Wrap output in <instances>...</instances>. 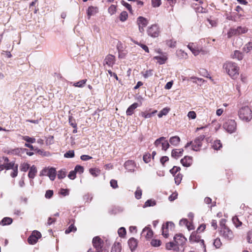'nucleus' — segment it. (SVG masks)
<instances>
[{"instance_id": "1", "label": "nucleus", "mask_w": 252, "mask_h": 252, "mask_svg": "<svg viewBox=\"0 0 252 252\" xmlns=\"http://www.w3.org/2000/svg\"><path fill=\"white\" fill-rule=\"evenodd\" d=\"M223 67L231 77H235L238 75L239 67L234 63L227 62L224 63Z\"/></svg>"}, {"instance_id": "2", "label": "nucleus", "mask_w": 252, "mask_h": 252, "mask_svg": "<svg viewBox=\"0 0 252 252\" xmlns=\"http://www.w3.org/2000/svg\"><path fill=\"white\" fill-rule=\"evenodd\" d=\"M18 164H15L14 162L11 161L4 164H0V171L4 169L6 170L12 169L13 171L11 173L10 176L12 178H15L18 175Z\"/></svg>"}, {"instance_id": "3", "label": "nucleus", "mask_w": 252, "mask_h": 252, "mask_svg": "<svg viewBox=\"0 0 252 252\" xmlns=\"http://www.w3.org/2000/svg\"><path fill=\"white\" fill-rule=\"evenodd\" d=\"M239 118L245 121H249L252 118V111L248 106L241 108L239 111Z\"/></svg>"}, {"instance_id": "4", "label": "nucleus", "mask_w": 252, "mask_h": 252, "mask_svg": "<svg viewBox=\"0 0 252 252\" xmlns=\"http://www.w3.org/2000/svg\"><path fill=\"white\" fill-rule=\"evenodd\" d=\"M223 128L230 133L234 132L236 129V123L234 120H228L223 125Z\"/></svg>"}, {"instance_id": "5", "label": "nucleus", "mask_w": 252, "mask_h": 252, "mask_svg": "<svg viewBox=\"0 0 252 252\" xmlns=\"http://www.w3.org/2000/svg\"><path fill=\"white\" fill-rule=\"evenodd\" d=\"M220 235L227 240H231L234 237L232 231L224 225L221 227Z\"/></svg>"}, {"instance_id": "6", "label": "nucleus", "mask_w": 252, "mask_h": 252, "mask_svg": "<svg viewBox=\"0 0 252 252\" xmlns=\"http://www.w3.org/2000/svg\"><path fill=\"white\" fill-rule=\"evenodd\" d=\"M40 176H48L50 180L53 181L56 176V171L55 168H45L43 169L40 172Z\"/></svg>"}, {"instance_id": "7", "label": "nucleus", "mask_w": 252, "mask_h": 252, "mask_svg": "<svg viewBox=\"0 0 252 252\" xmlns=\"http://www.w3.org/2000/svg\"><path fill=\"white\" fill-rule=\"evenodd\" d=\"M204 138L205 136L204 135H201L195 138L192 145V150L195 151H199L202 146V141Z\"/></svg>"}, {"instance_id": "8", "label": "nucleus", "mask_w": 252, "mask_h": 252, "mask_svg": "<svg viewBox=\"0 0 252 252\" xmlns=\"http://www.w3.org/2000/svg\"><path fill=\"white\" fill-rule=\"evenodd\" d=\"M174 223L171 221H167L165 224H163L162 227V235L165 238H167L168 237L169 228L172 229L174 228Z\"/></svg>"}, {"instance_id": "9", "label": "nucleus", "mask_w": 252, "mask_h": 252, "mask_svg": "<svg viewBox=\"0 0 252 252\" xmlns=\"http://www.w3.org/2000/svg\"><path fill=\"white\" fill-rule=\"evenodd\" d=\"M147 32L148 35L152 37H158L159 33L158 26L157 25H152L150 28H148Z\"/></svg>"}, {"instance_id": "10", "label": "nucleus", "mask_w": 252, "mask_h": 252, "mask_svg": "<svg viewBox=\"0 0 252 252\" xmlns=\"http://www.w3.org/2000/svg\"><path fill=\"white\" fill-rule=\"evenodd\" d=\"M174 242L177 246L179 247L180 246L184 245L187 241V239L181 234H176L174 237Z\"/></svg>"}, {"instance_id": "11", "label": "nucleus", "mask_w": 252, "mask_h": 252, "mask_svg": "<svg viewBox=\"0 0 252 252\" xmlns=\"http://www.w3.org/2000/svg\"><path fill=\"white\" fill-rule=\"evenodd\" d=\"M95 250L102 249L103 246V241L98 236L94 237L92 241Z\"/></svg>"}, {"instance_id": "12", "label": "nucleus", "mask_w": 252, "mask_h": 252, "mask_svg": "<svg viewBox=\"0 0 252 252\" xmlns=\"http://www.w3.org/2000/svg\"><path fill=\"white\" fill-rule=\"evenodd\" d=\"M115 63V57L109 54L106 56L104 60V65H107L109 67H112Z\"/></svg>"}, {"instance_id": "13", "label": "nucleus", "mask_w": 252, "mask_h": 252, "mask_svg": "<svg viewBox=\"0 0 252 252\" xmlns=\"http://www.w3.org/2000/svg\"><path fill=\"white\" fill-rule=\"evenodd\" d=\"M125 168L130 172L134 171V167L135 166V163L132 160H127L124 164Z\"/></svg>"}, {"instance_id": "14", "label": "nucleus", "mask_w": 252, "mask_h": 252, "mask_svg": "<svg viewBox=\"0 0 252 252\" xmlns=\"http://www.w3.org/2000/svg\"><path fill=\"white\" fill-rule=\"evenodd\" d=\"M166 249L168 250H173L176 252H179L180 250L179 247L177 246L175 242H170L167 243L165 245Z\"/></svg>"}, {"instance_id": "15", "label": "nucleus", "mask_w": 252, "mask_h": 252, "mask_svg": "<svg viewBox=\"0 0 252 252\" xmlns=\"http://www.w3.org/2000/svg\"><path fill=\"white\" fill-rule=\"evenodd\" d=\"M181 162L184 166L189 167L192 164L191 157L185 156L181 160Z\"/></svg>"}, {"instance_id": "16", "label": "nucleus", "mask_w": 252, "mask_h": 252, "mask_svg": "<svg viewBox=\"0 0 252 252\" xmlns=\"http://www.w3.org/2000/svg\"><path fill=\"white\" fill-rule=\"evenodd\" d=\"M183 151L182 149H174L172 151L171 156L173 158L177 159L182 156Z\"/></svg>"}, {"instance_id": "17", "label": "nucleus", "mask_w": 252, "mask_h": 252, "mask_svg": "<svg viewBox=\"0 0 252 252\" xmlns=\"http://www.w3.org/2000/svg\"><path fill=\"white\" fill-rule=\"evenodd\" d=\"M128 244L131 251L133 252L137 247V241L135 238H131L128 241Z\"/></svg>"}, {"instance_id": "18", "label": "nucleus", "mask_w": 252, "mask_h": 252, "mask_svg": "<svg viewBox=\"0 0 252 252\" xmlns=\"http://www.w3.org/2000/svg\"><path fill=\"white\" fill-rule=\"evenodd\" d=\"M138 106V104L136 102L133 103L126 110V114L128 116L132 115L134 111V110L137 108Z\"/></svg>"}, {"instance_id": "19", "label": "nucleus", "mask_w": 252, "mask_h": 252, "mask_svg": "<svg viewBox=\"0 0 252 252\" xmlns=\"http://www.w3.org/2000/svg\"><path fill=\"white\" fill-rule=\"evenodd\" d=\"M232 57L233 59H236L239 61H241L243 58V54L240 51L235 50L234 52V53L232 55Z\"/></svg>"}, {"instance_id": "20", "label": "nucleus", "mask_w": 252, "mask_h": 252, "mask_svg": "<svg viewBox=\"0 0 252 252\" xmlns=\"http://www.w3.org/2000/svg\"><path fill=\"white\" fill-rule=\"evenodd\" d=\"M180 142V138L178 136L171 137L169 139V142L174 146H177Z\"/></svg>"}, {"instance_id": "21", "label": "nucleus", "mask_w": 252, "mask_h": 252, "mask_svg": "<svg viewBox=\"0 0 252 252\" xmlns=\"http://www.w3.org/2000/svg\"><path fill=\"white\" fill-rule=\"evenodd\" d=\"M121 244L119 242H115L112 247L111 252H121Z\"/></svg>"}, {"instance_id": "22", "label": "nucleus", "mask_w": 252, "mask_h": 252, "mask_svg": "<svg viewBox=\"0 0 252 252\" xmlns=\"http://www.w3.org/2000/svg\"><path fill=\"white\" fill-rule=\"evenodd\" d=\"M137 23L139 26H142L145 28L148 24V21L146 18L140 16L138 18Z\"/></svg>"}, {"instance_id": "23", "label": "nucleus", "mask_w": 252, "mask_h": 252, "mask_svg": "<svg viewBox=\"0 0 252 252\" xmlns=\"http://www.w3.org/2000/svg\"><path fill=\"white\" fill-rule=\"evenodd\" d=\"M36 172L37 170L36 167L34 165H32L30 169L28 174L29 177L31 179H33L35 176Z\"/></svg>"}, {"instance_id": "24", "label": "nucleus", "mask_w": 252, "mask_h": 252, "mask_svg": "<svg viewBox=\"0 0 252 252\" xmlns=\"http://www.w3.org/2000/svg\"><path fill=\"white\" fill-rule=\"evenodd\" d=\"M97 9L96 7H94L93 6H90L87 10V14L89 16V18L92 16L94 15L95 13L97 12Z\"/></svg>"}, {"instance_id": "25", "label": "nucleus", "mask_w": 252, "mask_h": 252, "mask_svg": "<svg viewBox=\"0 0 252 252\" xmlns=\"http://www.w3.org/2000/svg\"><path fill=\"white\" fill-rule=\"evenodd\" d=\"M155 60H156L158 61V62L160 64H164L167 60V58L165 56H156L154 58Z\"/></svg>"}, {"instance_id": "26", "label": "nucleus", "mask_w": 252, "mask_h": 252, "mask_svg": "<svg viewBox=\"0 0 252 252\" xmlns=\"http://www.w3.org/2000/svg\"><path fill=\"white\" fill-rule=\"evenodd\" d=\"M146 232V237L147 238H150L152 237L153 236V232L152 231V230L149 228H145L143 230V231H142V233L143 234H145V233Z\"/></svg>"}, {"instance_id": "27", "label": "nucleus", "mask_w": 252, "mask_h": 252, "mask_svg": "<svg viewBox=\"0 0 252 252\" xmlns=\"http://www.w3.org/2000/svg\"><path fill=\"white\" fill-rule=\"evenodd\" d=\"M200 238L198 236L196 235V233L195 232H193L189 237V241L191 242H198Z\"/></svg>"}, {"instance_id": "28", "label": "nucleus", "mask_w": 252, "mask_h": 252, "mask_svg": "<svg viewBox=\"0 0 252 252\" xmlns=\"http://www.w3.org/2000/svg\"><path fill=\"white\" fill-rule=\"evenodd\" d=\"M156 202L155 200H152V199H149L145 202V203L143 206V208H146V207H151V206H154L156 205Z\"/></svg>"}, {"instance_id": "29", "label": "nucleus", "mask_w": 252, "mask_h": 252, "mask_svg": "<svg viewBox=\"0 0 252 252\" xmlns=\"http://www.w3.org/2000/svg\"><path fill=\"white\" fill-rule=\"evenodd\" d=\"M232 220L233 224L236 227H238L242 224V222L239 220L237 216L233 217Z\"/></svg>"}, {"instance_id": "30", "label": "nucleus", "mask_w": 252, "mask_h": 252, "mask_svg": "<svg viewBox=\"0 0 252 252\" xmlns=\"http://www.w3.org/2000/svg\"><path fill=\"white\" fill-rule=\"evenodd\" d=\"M212 147L215 150H218L220 149L222 147L220 140H215L213 144Z\"/></svg>"}, {"instance_id": "31", "label": "nucleus", "mask_w": 252, "mask_h": 252, "mask_svg": "<svg viewBox=\"0 0 252 252\" xmlns=\"http://www.w3.org/2000/svg\"><path fill=\"white\" fill-rule=\"evenodd\" d=\"M170 110L169 108H164L162 109L158 114V117L159 118H161L163 116L166 115Z\"/></svg>"}, {"instance_id": "32", "label": "nucleus", "mask_w": 252, "mask_h": 252, "mask_svg": "<svg viewBox=\"0 0 252 252\" xmlns=\"http://www.w3.org/2000/svg\"><path fill=\"white\" fill-rule=\"evenodd\" d=\"M12 219L9 217L4 218L1 220V223L3 225H9L12 223Z\"/></svg>"}, {"instance_id": "33", "label": "nucleus", "mask_w": 252, "mask_h": 252, "mask_svg": "<svg viewBox=\"0 0 252 252\" xmlns=\"http://www.w3.org/2000/svg\"><path fill=\"white\" fill-rule=\"evenodd\" d=\"M237 32L236 28L230 29L227 32V36L230 38L233 35H238Z\"/></svg>"}, {"instance_id": "34", "label": "nucleus", "mask_w": 252, "mask_h": 252, "mask_svg": "<svg viewBox=\"0 0 252 252\" xmlns=\"http://www.w3.org/2000/svg\"><path fill=\"white\" fill-rule=\"evenodd\" d=\"M238 34L245 33L247 32L248 29L245 27H238L236 28Z\"/></svg>"}, {"instance_id": "35", "label": "nucleus", "mask_w": 252, "mask_h": 252, "mask_svg": "<svg viewBox=\"0 0 252 252\" xmlns=\"http://www.w3.org/2000/svg\"><path fill=\"white\" fill-rule=\"evenodd\" d=\"M86 81H87V79L81 80L77 82L74 83L73 84V86L75 87H80V88L83 87L84 86V85L86 84Z\"/></svg>"}, {"instance_id": "36", "label": "nucleus", "mask_w": 252, "mask_h": 252, "mask_svg": "<svg viewBox=\"0 0 252 252\" xmlns=\"http://www.w3.org/2000/svg\"><path fill=\"white\" fill-rule=\"evenodd\" d=\"M143 76L145 78H148L149 77H151L153 74V70L152 69H149L146 70L145 72H143L142 73Z\"/></svg>"}, {"instance_id": "37", "label": "nucleus", "mask_w": 252, "mask_h": 252, "mask_svg": "<svg viewBox=\"0 0 252 252\" xmlns=\"http://www.w3.org/2000/svg\"><path fill=\"white\" fill-rule=\"evenodd\" d=\"M90 173L94 177H97L100 174V170L97 168H91Z\"/></svg>"}, {"instance_id": "38", "label": "nucleus", "mask_w": 252, "mask_h": 252, "mask_svg": "<svg viewBox=\"0 0 252 252\" xmlns=\"http://www.w3.org/2000/svg\"><path fill=\"white\" fill-rule=\"evenodd\" d=\"M28 240L29 244L33 245L35 244L37 242L38 239H37L34 235H31L29 237Z\"/></svg>"}, {"instance_id": "39", "label": "nucleus", "mask_w": 252, "mask_h": 252, "mask_svg": "<svg viewBox=\"0 0 252 252\" xmlns=\"http://www.w3.org/2000/svg\"><path fill=\"white\" fill-rule=\"evenodd\" d=\"M66 176V171L64 169H61L58 172V178L60 179H63Z\"/></svg>"}, {"instance_id": "40", "label": "nucleus", "mask_w": 252, "mask_h": 252, "mask_svg": "<svg viewBox=\"0 0 252 252\" xmlns=\"http://www.w3.org/2000/svg\"><path fill=\"white\" fill-rule=\"evenodd\" d=\"M77 230L76 227L73 225L71 224L67 229H66L65 231V234H68L71 232H75Z\"/></svg>"}, {"instance_id": "41", "label": "nucleus", "mask_w": 252, "mask_h": 252, "mask_svg": "<svg viewBox=\"0 0 252 252\" xmlns=\"http://www.w3.org/2000/svg\"><path fill=\"white\" fill-rule=\"evenodd\" d=\"M22 139L27 141V142L33 143L35 142V139L34 138L30 137L28 136H23Z\"/></svg>"}, {"instance_id": "42", "label": "nucleus", "mask_w": 252, "mask_h": 252, "mask_svg": "<svg viewBox=\"0 0 252 252\" xmlns=\"http://www.w3.org/2000/svg\"><path fill=\"white\" fill-rule=\"evenodd\" d=\"M118 233L120 237H123L126 234V230L124 227H121L118 230Z\"/></svg>"}, {"instance_id": "43", "label": "nucleus", "mask_w": 252, "mask_h": 252, "mask_svg": "<svg viewBox=\"0 0 252 252\" xmlns=\"http://www.w3.org/2000/svg\"><path fill=\"white\" fill-rule=\"evenodd\" d=\"M142 195V190L139 187L137 188L135 192V197L136 199H139L141 198Z\"/></svg>"}, {"instance_id": "44", "label": "nucleus", "mask_w": 252, "mask_h": 252, "mask_svg": "<svg viewBox=\"0 0 252 252\" xmlns=\"http://www.w3.org/2000/svg\"><path fill=\"white\" fill-rule=\"evenodd\" d=\"M252 49V43L248 42L247 43L244 47V51L246 52H250Z\"/></svg>"}, {"instance_id": "45", "label": "nucleus", "mask_w": 252, "mask_h": 252, "mask_svg": "<svg viewBox=\"0 0 252 252\" xmlns=\"http://www.w3.org/2000/svg\"><path fill=\"white\" fill-rule=\"evenodd\" d=\"M74 170L76 173H79V174H82L84 172V168L81 165H77L75 166Z\"/></svg>"}, {"instance_id": "46", "label": "nucleus", "mask_w": 252, "mask_h": 252, "mask_svg": "<svg viewBox=\"0 0 252 252\" xmlns=\"http://www.w3.org/2000/svg\"><path fill=\"white\" fill-rule=\"evenodd\" d=\"M162 149L166 151L169 147V144L168 142L165 139L161 142Z\"/></svg>"}, {"instance_id": "47", "label": "nucleus", "mask_w": 252, "mask_h": 252, "mask_svg": "<svg viewBox=\"0 0 252 252\" xmlns=\"http://www.w3.org/2000/svg\"><path fill=\"white\" fill-rule=\"evenodd\" d=\"M64 157L66 158H70L74 157V152L73 150H70L64 154Z\"/></svg>"}, {"instance_id": "48", "label": "nucleus", "mask_w": 252, "mask_h": 252, "mask_svg": "<svg viewBox=\"0 0 252 252\" xmlns=\"http://www.w3.org/2000/svg\"><path fill=\"white\" fill-rule=\"evenodd\" d=\"M127 18V13L126 11H123L120 16V19L121 21H125Z\"/></svg>"}, {"instance_id": "49", "label": "nucleus", "mask_w": 252, "mask_h": 252, "mask_svg": "<svg viewBox=\"0 0 252 252\" xmlns=\"http://www.w3.org/2000/svg\"><path fill=\"white\" fill-rule=\"evenodd\" d=\"M151 244L154 247H158L160 245L161 242L159 240L153 239L151 242Z\"/></svg>"}, {"instance_id": "50", "label": "nucleus", "mask_w": 252, "mask_h": 252, "mask_svg": "<svg viewBox=\"0 0 252 252\" xmlns=\"http://www.w3.org/2000/svg\"><path fill=\"white\" fill-rule=\"evenodd\" d=\"M182 179V174L178 173L176 176H175V182L177 185H179Z\"/></svg>"}, {"instance_id": "51", "label": "nucleus", "mask_w": 252, "mask_h": 252, "mask_svg": "<svg viewBox=\"0 0 252 252\" xmlns=\"http://www.w3.org/2000/svg\"><path fill=\"white\" fill-rule=\"evenodd\" d=\"M121 3L123 5L125 6L129 12H132V7L129 3L124 0H121Z\"/></svg>"}, {"instance_id": "52", "label": "nucleus", "mask_w": 252, "mask_h": 252, "mask_svg": "<svg viewBox=\"0 0 252 252\" xmlns=\"http://www.w3.org/2000/svg\"><path fill=\"white\" fill-rule=\"evenodd\" d=\"M69 123L70 125L73 128H76V127H77V124L75 122V119H73L72 117H69Z\"/></svg>"}, {"instance_id": "53", "label": "nucleus", "mask_w": 252, "mask_h": 252, "mask_svg": "<svg viewBox=\"0 0 252 252\" xmlns=\"http://www.w3.org/2000/svg\"><path fill=\"white\" fill-rule=\"evenodd\" d=\"M180 169H181L180 167L175 166L170 170V172L174 176H175V174L177 173Z\"/></svg>"}, {"instance_id": "54", "label": "nucleus", "mask_w": 252, "mask_h": 252, "mask_svg": "<svg viewBox=\"0 0 252 252\" xmlns=\"http://www.w3.org/2000/svg\"><path fill=\"white\" fill-rule=\"evenodd\" d=\"M165 139V138L164 137H161L158 139H157L155 142V145L156 147H158V145H159L160 144H161V142Z\"/></svg>"}, {"instance_id": "55", "label": "nucleus", "mask_w": 252, "mask_h": 252, "mask_svg": "<svg viewBox=\"0 0 252 252\" xmlns=\"http://www.w3.org/2000/svg\"><path fill=\"white\" fill-rule=\"evenodd\" d=\"M213 244L216 248H219L221 245V241L220 239L219 238H217L215 240H214Z\"/></svg>"}, {"instance_id": "56", "label": "nucleus", "mask_w": 252, "mask_h": 252, "mask_svg": "<svg viewBox=\"0 0 252 252\" xmlns=\"http://www.w3.org/2000/svg\"><path fill=\"white\" fill-rule=\"evenodd\" d=\"M151 159V155L150 154H146L143 156V159L145 163L150 162Z\"/></svg>"}, {"instance_id": "57", "label": "nucleus", "mask_w": 252, "mask_h": 252, "mask_svg": "<svg viewBox=\"0 0 252 252\" xmlns=\"http://www.w3.org/2000/svg\"><path fill=\"white\" fill-rule=\"evenodd\" d=\"M116 11V7L114 5H111L108 8V12L111 14H114Z\"/></svg>"}, {"instance_id": "58", "label": "nucleus", "mask_w": 252, "mask_h": 252, "mask_svg": "<svg viewBox=\"0 0 252 252\" xmlns=\"http://www.w3.org/2000/svg\"><path fill=\"white\" fill-rule=\"evenodd\" d=\"M76 174L74 170L71 171L68 175V177L71 180H74L76 178Z\"/></svg>"}, {"instance_id": "59", "label": "nucleus", "mask_w": 252, "mask_h": 252, "mask_svg": "<svg viewBox=\"0 0 252 252\" xmlns=\"http://www.w3.org/2000/svg\"><path fill=\"white\" fill-rule=\"evenodd\" d=\"M53 195V191L52 190H48L45 193V197L46 198H50Z\"/></svg>"}, {"instance_id": "60", "label": "nucleus", "mask_w": 252, "mask_h": 252, "mask_svg": "<svg viewBox=\"0 0 252 252\" xmlns=\"http://www.w3.org/2000/svg\"><path fill=\"white\" fill-rule=\"evenodd\" d=\"M47 144H52L54 143V136H49L47 138L46 141Z\"/></svg>"}, {"instance_id": "61", "label": "nucleus", "mask_w": 252, "mask_h": 252, "mask_svg": "<svg viewBox=\"0 0 252 252\" xmlns=\"http://www.w3.org/2000/svg\"><path fill=\"white\" fill-rule=\"evenodd\" d=\"M152 2L154 7H158L161 4L160 0H152Z\"/></svg>"}, {"instance_id": "62", "label": "nucleus", "mask_w": 252, "mask_h": 252, "mask_svg": "<svg viewBox=\"0 0 252 252\" xmlns=\"http://www.w3.org/2000/svg\"><path fill=\"white\" fill-rule=\"evenodd\" d=\"M188 116L189 118L194 119L196 117V115L194 111H189L188 114Z\"/></svg>"}, {"instance_id": "63", "label": "nucleus", "mask_w": 252, "mask_h": 252, "mask_svg": "<svg viewBox=\"0 0 252 252\" xmlns=\"http://www.w3.org/2000/svg\"><path fill=\"white\" fill-rule=\"evenodd\" d=\"M140 115L145 119L150 118L152 117L150 113H146L145 112H142L140 114Z\"/></svg>"}, {"instance_id": "64", "label": "nucleus", "mask_w": 252, "mask_h": 252, "mask_svg": "<svg viewBox=\"0 0 252 252\" xmlns=\"http://www.w3.org/2000/svg\"><path fill=\"white\" fill-rule=\"evenodd\" d=\"M247 240L249 243H252V231L248 233Z\"/></svg>"}]
</instances>
